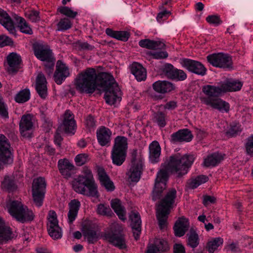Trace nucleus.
I'll return each instance as SVG.
<instances>
[{
    "label": "nucleus",
    "instance_id": "1",
    "mask_svg": "<svg viewBox=\"0 0 253 253\" xmlns=\"http://www.w3.org/2000/svg\"><path fill=\"white\" fill-rule=\"evenodd\" d=\"M118 84L113 76L107 73L96 74L94 68H89L79 74L76 79L75 85L81 93H93L99 87L103 91L110 89Z\"/></svg>",
    "mask_w": 253,
    "mask_h": 253
},
{
    "label": "nucleus",
    "instance_id": "2",
    "mask_svg": "<svg viewBox=\"0 0 253 253\" xmlns=\"http://www.w3.org/2000/svg\"><path fill=\"white\" fill-rule=\"evenodd\" d=\"M195 160L194 155L179 153L171 155L162 166L164 169H160L157 173L155 183L163 184L166 186V182L169 178L168 172L180 178L186 174L189 168Z\"/></svg>",
    "mask_w": 253,
    "mask_h": 253
},
{
    "label": "nucleus",
    "instance_id": "3",
    "mask_svg": "<svg viewBox=\"0 0 253 253\" xmlns=\"http://www.w3.org/2000/svg\"><path fill=\"white\" fill-rule=\"evenodd\" d=\"M177 192L174 188L169 189L157 205L156 217L161 229L166 228L168 218L175 202Z\"/></svg>",
    "mask_w": 253,
    "mask_h": 253
},
{
    "label": "nucleus",
    "instance_id": "4",
    "mask_svg": "<svg viewBox=\"0 0 253 253\" xmlns=\"http://www.w3.org/2000/svg\"><path fill=\"white\" fill-rule=\"evenodd\" d=\"M111 232L104 234V237L109 243L120 249H125L127 246L125 235L123 233L124 229L122 224L114 222L110 225Z\"/></svg>",
    "mask_w": 253,
    "mask_h": 253
},
{
    "label": "nucleus",
    "instance_id": "5",
    "mask_svg": "<svg viewBox=\"0 0 253 253\" xmlns=\"http://www.w3.org/2000/svg\"><path fill=\"white\" fill-rule=\"evenodd\" d=\"M144 167V160L138 154L137 150L134 149L131 153V161L126 173L129 180L137 182L140 179Z\"/></svg>",
    "mask_w": 253,
    "mask_h": 253
},
{
    "label": "nucleus",
    "instance_id": "6",
    "mask_svg": "<svg viewBox=\"0 0 253 253\" xmlns=\"http://www.w3.org/2000/svg\"><path fill=\"white\" fill-rule=\"evenodd\" d=\"M127 149V139L125 136H117L111 151V159L114 165L120 166L124 163L126 160Z\"/></svg>",
    "mask_w": 253,
    "mask_h": 253
},
{
    "label": "nucleus",
    "instance_id": "7",
    "mask_svg": "<svg viewBox=\"0 0 253 253\" xmlns=\"http://www.w3.org/2000/svg\"><path fill=\"white\" fill-rule=\"evenodd\" d=\"M8 211L13 217L21 223L31 221L34 218L32 211L17 201L11 203Z\"/></svg>",
    "mask_w": 253,
    "mask_h": 253
},
{
    "label": "nucleus",
    "instance_id": "8",
    "mask_svg": "<svg viewBox=\"0 0 253 253\" xmlns=\"http://www.w3.org/2000/svg\"><path fill=\"white\" fill-rule=\"evenodd\" d=\"M46 182L44 177H39L34 179L32 183V197L34 203L37 207L42 205Z\"/></svg>",
    "mask_w": 253,
    "mask_h": 253
},
{
    "label": "nucleus",
    "instance_id": "9",
    "mask_svg": "<svg viewBox=\"0 0 253 253\" xmlns=\"http://www.w3.org/2000/svg\"><path fill=\"white\" fill-rule=\"evenodd\" d=\"M86 183L82 177H77L72 181V186L77 193L88 196L98 197L97 186L93 185L91 187Z\"/></svg>",
    "mask_w": 253,
    "mask_h": 253
},
{
    "label": "nucleus",
    "instance_id": "10",
    "mask_svg": "<svg viewBox=\"0 0 253 253\" xmlns=\"http://www.w3.org/2000/svg\"><path fill=\"white\" fill-rule=\"evenodd\" d=\"M207 58L208 61L214 67L225 69L233 68L232 57L227 54L218 53L210 54Z\"/></svg>",
    "mask_w": 253,
    "mask_h": 253
},
{
    "label": "nucleus",
    "instance_id": "11",
    "mask_svg": "<svg viewBox=\"0 0 253 253\" xmlns=\"http://www.w3.org/2000/svg\"><path fill=\"white\" fill-rule=\"evenodd\" d=\"M32 48L35 56L41 61L50 60L53 57L49 46L43 42H37L34 43Z\"/></svg>",
    "mask_w": 253,
    "mask_h": 253
},
{
    "label": "nucleus",
    "instance_id": "12",
    "mask_svg": "<svg viewBox=\"0 0 253 253\" xmlns=\"http://www.w3.org/2000/svg\"><path fill=\"white\" fill-rule=\"evenodd\" d=\"M35 118L30 114L22 116L19 123V130L23 137L29 138L31 137V131L34 128Z\"/></svg>",
    "mask_w": 253,
    "mask_h": 253
},
{
    "label": "nucleus",
    "instance_id": "13",
    "mask_svg": "<svg viewBox=\"0 0 253 253\" xmlns=\"http://www.w3.org/2000/svg\"><path fill=\"white\" fill-rule=\"evenodd\" d=\"M57 168L61 175L67 179L71 178L75 172V166L67 158L59 159L57 163Z\"/></svg>",
    "mask_w": 253,
    "mask_h": 253
},
{
    "label": "nucleus",
    "instance_id": "14",
    "mask_svg": "<svg viewBox=\"0 0 253 253\" xmlns=\"http://www.w3.org/2000/svg\"><path fill=\"white\" fill-rule=\"evenodd\" d=\"M181 63L183 67L191 72L202 76L206 74L207 69L199 61L184 58L182 60Z\"/></svg>",
    "mask_w": 253,
    "mask_h": 253
},
{
    "label": "nucleus",
    "instance_id": "15",
    "mask_svg": "<svg viewBox=\"0 0 253 253\" xmlns=\"http://www.w3.org/2000/svg\"><path fill=\"white\" fill-rule=\"evenodd\" d=\"M202 101L205 104L222 112L228 113L230 110L229 104L218 97L216 98L203 97Z\"/></svg>",
    "mask_w": 253,
    "mask_h": 253
},
{
    "label": "nucleus",
    "instance_id": "16",
    "mask_svg": "<svg viewBox=\"0 0 253 253\" xmlns=\"http://www.w3.org/2000/svg\"><path fill=\"white\" fill-rule=\"evenodd\" d=\"M69 75L70 72L68 66L61 60H58L53 76L55 82L57 84H61Z\"/></svg>",
    "mask_w": 253,
    "mask_h": 253
},
{
    "label": "nucleus",
    "instance_id": "17",
    "mask_svg": "<svg viewBox=\"0 0 253 253\" xmlns=\"http://www.w3.org/2000/svg\"><path fill=\"white\" fill-rule=\"evenodd\" d=\"M97 173L98 179L101 186L104 187L107 192L113 191L115 189V186L104 169L101 167H97Z\"/></svg>",
    "mask_w": 253,
    "mask_h": 253
},
{
    "label": "nucleus",
    "instance_id": "18",
    "mask_svg": "<svg viewBox=\"0 0 253 253\" xmlns=\"http://www.w3.org/2000/svg\"><path fill=\"white\" fill-rule=\"evenodd\" d=\"M82 231L89 244H95L99 238V233L95 230L94 224H84L82 227Z\"/></svg>",
    "mask_w": 253,
    "mask_h": 253
},
{
    "label": "nucleus",
    "instance_id": "19",
    "mask_svg": "<svg viewBox=\"0 0 253 253\" xmlns=\"http://www.w3.org/2000/svg\"><path fill=\"white\" fill-rule=\"evenodd\" d=\"M111 130L104 126H100L96 130V137L99 144L101 146H109L111 141Z\"/></svg>",
    "mask_w": 253,
    "mask_h": 253
},
{
    "label": "nucleus",
    "instance_id": "20",
    "mask_svg": "<svg viewBox=\"0 0 253 253\" xmlns=\"http://www.w3.org/2000/svg\"><path fill=\"white\" fill-rule=\"evenodd\" d=\"M63 126L66 133L74 134L76 127V122L74 114L69 110H66L64 114Z\"/></svg>",
    "mask_w": 253,
    "mask_h": 253
},
{
    "label": "nucleus",
    "instance_id": "21",
    "mask_svg": "<svg viewBox=\"0 0 253 253\" xmlns=\"http://www.w3.org/2000/svg\"><path fill=\"white\" fill-rule=\"evenodd\" d=\"M36 89L40 97L45 99L48 95L47 81L42 73H39L36 81Z\"/></svg>",
    "mask_w": 253,
    "mask_h": 253
},
{
    "label": "nucleus",
    "instance_id": "22",
    "mask_svg": "<svg viewBox=\"0 0 253 253\" xmlns=\"http://www.w3.org/2000/svg\"><path fill=\"white\" fill-rule=\"evenodd\" d=\"M104 91L105 92L104 98L108 104L113 105L121 99L120 89L118 84H115V86L110 89Z\"/></svg>",
    "mask_w": 253,
    "mask_h": 253
},
{
    "label": "nucleus",
    "instance_id": "23",
    "mask_svg": "<svg viewBox=\"0 0 253 253\" xmlns=\"http://www.w3.org/2000/svg\"><path fill=\"white\" fill-rule=\"evenodd\" d=\"M129 219L131 220L130 225L134 238L137 240L141 231V220L140 214L138 212L131 211L129 214Z\"/></svg>",
    "mask_w": 253,
    "mask_h": 253
},
{
    "label": "nucleus",
    "instance_id": "24",
    "mask_svg": "<svg viewBox=\"0 0 253 253\" xmlns=\"http://www.w3.org/2000/svg\"><path fill=\"white\" fill-rule=\"evenodd\" d=\"M153 88L157 92L165 94L174 90L175 84L167 81H158L153 84Z\"/></svg>",
    "mask_w": 253,
    "mask_h": 253
},
{
    "label": "nucleus",
    "instance_id": "25",
    "mask_svg": "<svg viewBox=\"0 0 253 253\" xmlns=\"http://www.w3.org/2000/svg\"><path fill=\"white\" fill-rule=\"evenodd\" d=\"M0 23L12 35L16 34V29L13 22L8 13L0 8Z\"/></svg>",
    "mask_w": 253,
    "mask_h": 253
},
{
    "label": "nucleus",
    "instance_id": "26",
    "mask_svg": "<svg viewBox=\"0 0 253 253\" xmlns=\"http://www.w3.org/2000/svg\"><path fill=\"white\" fill-rule=\"evenodd\" d=\"M193 138L191 131L188 129H180L171 135V140L173 142H190Z\"/></svg>",
    "mask_w": 253,
    "mask_h": 253
},
{
    "label": "nucleus",
    "instance_id": "27",
    "mask_svg": "<svg viewBox=\"0 0 253 253\" xmlns=\"http://www.w3.org/2000/svg\"><path fill=\"white\" fill-rule=\"evenodd\" d=\"M7 62L9 65L8 71L16 73L20 69L21 57L17 53L12 52L7 56Z\"/></svg>",
    "mask_w": 253,
    "mask_h": 253
},
{
    "label": "nucleus",
    "instance_id": "28",
    "mask_svg": "<svg viewBox=\"0 0 253 253\" xmlns=\"http://www.w3.org/2000/svg\"><path fill=\"white\" fill-rule=\"evenodd\" d=\"M149 160L152 164H155L160 161L161 148L157 141H152L149 146Z\"/></svg>",
    "mask_w": 253,
    "mask_h": 253
},
{
    "label": "nucleus",
    "instance_id": "29",
    "mask_svg": "<svg viewBox=\"0 0 253 253\" xmlns=\"http://www.w3.org/2000/svg\"><path fill=\"white\" fill-rule=\"evenodd\" d=\"M169 249L168 243L163 239H157L154 244L148 247L146 253H157L166 252Z\"/></svg>",
    "mask_w": 253,
    "mask_h": 253
},
{
    "label": "nucleus",
    "instance_id": "30",
    "mask_svg": "<svg viewBox=\"0 0 253 253\" xmlns=\"http://www.w3.org/2000/svg\"><path fill=\"white\" fill-rule=\"evenodd\" d=\"M131 73L139 82L144 81L146 79L147 72L146 69L141 64L134 62L130 66Z\"/></svg>",
    "mask_w": 253,
    "mask_h": 253
},
{
    "label": "nucleus",
    "instance_id": "31",
    "mask_svg": "<svg viewBox=\"0 0 253 253\" xmlns=\"http://www.w3.org/2000/svg\"><path fill=\"white\" fill-rule=\"evenodd\" d=\"M139 45L151 50L163 49L165 48V44L162 42L151 40L148 39L141 40L138 42Z\"/></svg>",
    "mask_w": 253,
    "mask_h": 253
},
{
    "label": "nucleus",
    "instance_id": "32",
    "mask_svg": "<svg viewBox=\"0 0 253 253\" xmlns=\"http://www.w3.org/2000/svg\"><path fill=\"white\" fill-rule=\"evenodd\" d=\"M202 91L208 96L207 97L216 98L223 92L221 84L219 86L205 85L202 87Z\"/></svg>",
    "mask_w": 253,
    "mask_h": 253
},
{
    "label": "nucleus",
    "instance_id": "33",
    "mask_svg": "<svg viewBox=\"0 0 253 253\" xmlns=\"http://www.w3.org/2000/svg\"><path fill=\"white\" fill-rule=\"evenodd\" d=\"M80 206V202L76 199L71 200L69 203V211L68 213V220L70 224L72 223L76 219Z\"/></svg>",
    "mask_w": 253,
    "mask_h": 253
},
{
    "label": "nucleus",
    "instance_id": "34",
    "mask_svg": "<svg viewBox=\"0 0 253 253\" xmlns=\"http://www.w3.org/2000/svg\"><path fill=\"white\" fill-rule=\"evenodd\" d=\"M12 238L11 228L4 225V222L0 217V244H5Z\"/></svg>",
    "mask_w": 253,
    "mask_h": 253
},
{
    "label": "nucleus",
    "instance_id": "35",
    "mask_svg": "<svg viewBox=\"0 0 253 253\" xmlns=\"http://www.w3.org/2000/svg\"><path fill=\"white\" fill-rule=\"evenodd\" d=\"M189 223L185 218H180L175 223L174 226L175 235L178 237L183 236L188 230Z\"/></svg>",
    "mask_w": 253,
    "mask_h": 253
},
{
    "label": "nucleus",
    "instance_id": "36",
    "mask_svg": "<svg viewBox=\"0 0 253 253\" xmlns=\"http://www.w3.org/2000/svg\"><path fill=\"white\" fill-rule=\"evenodd\" d=\"M12 16L15 20L20 31L22 33L28 35H32L33 34V30L31 27L24 18L16 14H12Z\"/></svg>",
    "mask_w": 253,
    "mask_h": 253
},
{
    "label": "nucleus",
    "instance_id": "37",
    "mask_svg": "<svg viewBox=\"0 0 253 253\" xmlns=\"http://www.w3.org/2000/svg\"><path fill=\"white\" fill-rule=\"evenodd\" d=\"M224 155L215 152L209 155L204 160V165L206 167H215L224 159Z\"/></svg>",
    "mask_w": 253,
    "mask_h": 253
},
{
    "label": "nucleus",
    "instance_id": "38",
    "mask_svg": "<svg viewBox=\"0 0 253 253\" xmlns=\"http://www.w3.org/2000/svg\"><path fill=\"white\" fill-rule=\"evenodd\" d=\"M111 206L119 218L122 221L126 220V211L124 207L122 205L121 201L118 199H113L111 202Z\"/></svg>",
    "mask_w": 253,
    "mask_h": 253
},
{
    "label": "nucleus",
    "instance_id": "39",
    "mask_svg": "<svg viewBox=\"0 0 253 253\" xmlns=\"http://www.w3.org/2000/svg\"><path fill=\"white\" fill-rule=\"evenodd\" d=\"M105 33L107 36L123 42H126L130 36L129 33L127 31H114L110 28H107Z\"/></svg>",
    "mask_w": 253,
    "mask_h": 253
},
{
    "label": "nucleus",
    "instance_id": "40",
    "mask_svg": "<svg viewBox=\"0 0 253 253\" xmlns=\"http://www.w3.org/2000/svg\"><path fill=\"white\" fill-rule=\"evenodd\" d=\"M221 85L223 92L237 91L241 89L243 84L241 82L239 81L232 80L222 84Z\"/></svg>",
    "mask_w": 253,
    "mask_h": 253
},
{
    "label": "nucleus",
    "instance_id": "41",
    "mask_svg": "<svg viewBox=\"0 0 253 253\" xmlns=\"http://www.w3.org/2000/svg\"><path fill=\"white\" fill-rule=\"evenodd\" d=\"M209 180L208 176L204 175H200L195 178L189 179L186 184V187L191 189L197 188L202 184L205 183Z\"/></svg>",
    "mask_w": 253,
    "mask_h": 253
},
{
    "label": "nucleus",
    "instance_id": "42",
    "mask_svg": "<svg viewBox=\"0 0 253 253\" xmlns=\"http://www.w3.org/2000/svg\"><path fill=\"white\" fill-rule=\"evenodd\" d=\"M78 177H82L83 179L86 182V184L89 187H91L93 185L97 186L91 169L87 167L83 168L81 174Z\"/></svg>",
    "mask_w": 253,
    "mask_h": 253
},
{
    "label": "nucleus",
    "instance_id": "43",
    "mask_svg": "<svg viewBox=\"0 0 253 253\" xmlns=\"http://www.w3.org/2000/svg\"><path fill=\"white\" fill-rule=\"evenodd\" d=\"M223 243V239L221 237L212 239L207 243V248L209 253H213L218 248L221 246Z\"/></svg>",
    "mask_w": 253,
    "mask_h": 253
},
{
    "label": "nucleus",
    "instance_id": "44",
    "mask_svg": "<svg viewBox=\"0 0 253 253\" xmlns=\"http://www.w3.org/2000/svg\"><path fill=\"white\" fill-rule=\"evenodd\" d=\"M153 121L160 127H164L167 125V115L161 111L156 112L154 114Z\"/></svg>",
    "mask_w": 253,
    "mask_h": 253
},
{
    "label": "nucleus",
    "instance_id": "45",
    "mask_svg": "<svg viewBox=\"0 0 253 253\" xmlns=\"http://www.w3.org/2000/svg\"><path fill=\"white\" fill-rule=\"evenodd\" d=\"M241 131V125L239 123L233 122L230 124L229 128L225 132V134L228 137H233L239 134Z\"/></svg>",
    "mask_w": 253,
    "mask_h": 253
},
{
    "label": "nucleus",
    "instance_id": "46",
    "mask_svg": "<svg viewBox=\"0 0 253 253\" xmlns=\"http://www.w3.org/2000/svg\"><path fill=\"white\" fill-rule=\"evenodd\" d=\"M30 98V91L28 88L20 90L15 96L16 102L23 103L28 101Z\"/></svg>",
    "mask_w": 253,
    "mask_h": 253
},
{
    "label": "nucleus",
    "instance_id": "47",
    "mask_svg": "<svg viewBox=\"0 0 253 253\" xmlns=\"http://www.w3.org/2000/svg\"><path fill=\"white\" fill-rule=\"evenodd\" d=\"M1 186L3 189L8 192H12L16 189L17 186L13 178L9 176H5L4 180L1 183Z\"/></svg>",
    "mask_w": 253,
    "mask_h": 253
},
{
    "label": "nucleus",
    "instance_id": "48",
    "mask_svg": "<svg viewBox=\"0 0 253 253\" xmlns=\"http://www.w3.org/2000/svg\"><path fill=\"white\" fill-rule=\"evenodd\" d=\"M187 245L192 248H195L199 244V238L196 231L191 230L188 235Z\"/></svg>",
    "mask_w": 253,
    "mask_h": 253
},
{
    "label": "nucleus",
    "instance_id": "49",
    "mask_svg": "<svg viewBox=\"0 0 253 253\" xmlns=\"http://www.w3.org/2000/svg\"><path fill=\"white\" fill-rule=\"evenodd\" d=\"M166 188L165 185L163 184L161 185L159 183H155V187L152 193V199L156 201L161 198L164 190Z\"/></svg>",
    "mask_w": 253,
    "mask_h": 253
},
{
    "label": "nucleus",
    "instance_id": "50",
    "mask_svg": "<svg viewBox=\"0 0 253 253\" xmlns=\"http://www.w3.org/2000/svg\"><path fill=\"white\" fill-rule=\"evenodd\" d=\"M97 213L101 215L111 216L113 213L108 205L100 204L97 205Z\"/></svg>",
    "mask_w": 253,
    "mask_h": 253
},
{
    "label": "nucleus",
    "instance_id": "51",
    "mask_svg": "<svg viewBox=\"0 0 253 253\" xmlns=\"http://www.w3.org/2000/svg\"><path fill=\"white\" fill-rule=\"evenodd\" d=\"M72 21L67 18H62L57 24V30L64 31L70 29L72 27Z\"/></svg>",
    "mask_w": 253,
    "mask_h": 253
},
{
    "label": "nucleus",
    "instance_id": "52",
    "mask_svg": "<svg viewBox=\"0 0 253 253\" xmlns=\"http://www.w3.org/2000/svg\"><path fill=\"white\" fill-rule=\"evenodd\" d=\"M47 230L50 236L54 240L62 237V231L59 226L47 227Z\"/></svg>",
    "mask_w": 253,
    "mask_h": 253
},
{
    "label": "nucleus",
    "instance_id": "53",
    "mask_svg": "<svg viewBox=\"0 0 253 253\" xmlns=\"http://www.w3.org/2000/svg\"><path fill=\"white\" fill-rule=\"evenodd\" d=\"M176 68L170 63H166L163 68V72L169 79L173 80Z\"/></svg>",
    "mask_w": 253,
    "mask_h": 253
},
{
    "label": "nucleus",
    "instance_id": "54",
    "mask_svg": "<svg viewBox=\"0 0 253 253\" xmlns=\"http://www.w3.org/2000/svg\"><path fill=\"white\" fill-rule=\"evenodd\" d=\"M57 11L61 14L71 18H75L78 15V12L72 10L67 6H61L58 8Z\"/></svg>",
    "mask_w": 253,
    "mask_h": 253
},
{
    "label": "nucleus",
    "instance_id": "55",
    "mask_svg": "<svg viewBox=\"0 0 253 253\" xmlns=\"http://www.w3.org/2000/svg\"><path fill=\"white\" fill-rule=\"evenodd\" d=\"M146 54L155 59H165L168 57V53L166 51H148Z\"/></svg>",
    "mask_w": 253,
    "mask_h": 253
},
{
    "label": "nucleus",
    "instance_id": "56",
    "mask_svg": "<svg viewBox=\"0 0 253 253\" xmlns=\"http://www.w3.org/2000/svg\"><path fill=\"white\" fill-rule=\"evenodd\" d=\"M47 219L48 222L47 223V227L53 226H59L57 214L55 211L51 210L49 211L47 216Z\"/></svg>",
    "mask_w": 253,
    "mask_h": 253
},
{
    "label": "nucleus",
    "instance_id": "57",
    "mask_svg": "<svg viewBox=\"0 0 253 253\" xmlns=\"http://www.w3.org/2000/svg\"><path fill=\"white\" fill-rule=\"evenodd\" d=\"M96 122L94 117L91 115H89L85 118V125L90 131L94 130L96 126Z\"/></svg>",
    "mask_w": 253,
    "mask_h": 253
},
{
    "label": "nucleus",
    "instance_id": "58",
    "mask_svg": "<svg viewBox=\"0 0 253 253\" xmlns=\"http://www.w3.org/2000/svg\"><path fill=\"white\" fill-rule=\"evenodd\" d=\"M88 155L83 153L77 155L75 158V162L78 166H82L88 161Z\"/></svg>",
    "mask_w": 253,
    "mask_h": 253
},
{
    "label": "nucleus",
    "instance_id": "59",
    "mask_svg": "<svg viewBox=\"0 0 253 253\" xmlns=\"http://www.w3.org/2000/svg\"><path fill=\"white\" fill-rule=\"evenodd\" d=\"M206 21L209 24L213 25L215 26H217L220 25L222 22L220 17L218 15H209L206 18Z\"/></svg>",
    "mask_w": 253,
    "mask_h": 253
},
{
    "label": "nucleus",
    "instance_id": "60",
    "mask_svg": "<svg viewBox=\"0 0 253 253\" xmlns=\"http://www.w3.org/2000/svg\"><path fill=\"white\" fill-rule=\"evenodd\" d=\"M245 148L247 154L253 156V134L248 138L245 144Z\"/></svg>",
    "mask_w": 253,
    "mask_h": 253
},
{
    "label": "nucleus",
    "instance_id": "61",
    "mask_svg": "<svg viewBox=\"0 0 253 253\" xmlns=\"http://www.w3.org/2000/svg\"><path fill=\"white\" fill-rule=\"evenodd\" d=\"M187 77V74L184 71L176 68L172 80L176 81H183L186 79Z\"/></svg>",
    "mask_w": 253,
    "mask_h": 253
},
{
    "label": "nucleus",
    "instance_id": "62",
    "mask_svg": "<svg viewBox=\"0 0 253 253\" xmlns=\"http://www.w3.org/2000/svg\"><path fill=\"white\" fill-rule=\"evenodd\" d=\"M26 15L28 18L33 22H36L40 20L39 12L35 10H31L28 11Z\"/></svg>",
    "mask_w": 253,
    "mask_h": 253
},
{
    "label": "nucleus",
    "instance_id": "63",
    "mask_svg": "<svg viewBox=\"0 0 253 253\" xmlns=\"http://www.w3.org/2000/svg\"><path fill=\"white\" fill-rule=\"evenodd\" d=\"M13 44L12 40L5 35L0 36V47L12 45Z\"/></svg>",
    "mask_w": 253,
    "mask_h": 253
},
{
    "label": "nucleus",
    "instance_id": "64",
    "mask_svg": "<svg viewBox=\"0 0 253 253\" xmlns=\"http://www.w3.org/2000/svg\"><path fill=\"white\" fill-rule=\"evenodd\" d=\"M45 61L46 62L44 65L45 72L47 74L50 75L54 70L55 59L53 57L50 60H45Z\"/></svg>",
    "mask_w": 253,
    "mask_h": 253
}]
</instances>
